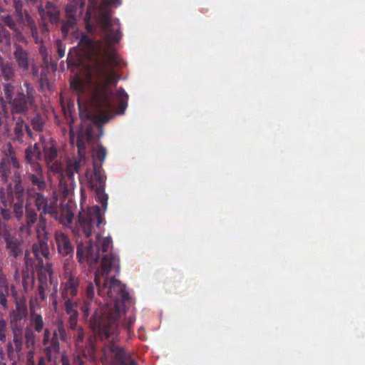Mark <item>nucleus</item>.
<instances>
[{"instance_id":"nucleus-1","label":"nucleus","mask_w":365,"mask_h":365,"mask_svg":"<svg viewBox=\"0 0 365 365\" xmlns=\"http://www.w3.org/2000/svg\"><path fill=\"white\" fill-rule=\"evenodd\" d=\"M120 0H102L97 22L105 34L106 46L101 50V43L81 34L78 46L88 53L94 54L93 63V79L91 85V103L96 113L90 119L98 126L108 123L113 117L112 98L113 93L110 87L116 86L118 78L113 67L120 65V58L112 44L118 43L122 37L118 19L113 21L112 6H119Z\"/></svg>"},{"instance_id":"nucleus-2","label":"nucleus","mask_w":365,"mask_h":365,"mask_svg":"<svg viewBox=\"0 0 365 365\" xmlns=\"http://www.w3.org/2000/svg\"><path fill=\"white\" fill-rule=\"evenodd\" d=\"M112 270L119 273L120 260L118 256L110 252L102 257L101 269L95 273L93 284L98 288V295L106 298V304L113 312L110 316L120 320L125 314L126 309L130 306L131 300L125 286L120 281L115 277H107Z\"/></svg>"},{"instance_id":"nucleus-3","label":"nucleus","mask_w":365,"mask_h":365,"mask_svg":"<svg viewBox=\"0 0 365 365\" xmlns=\"http://www.w3.org/2000/svg\"><path fill=\"white\" fill-rule=\"evenodd\" d=\"M95 289L93 282H88L80 309L84 319H87L90 317V325L98 331L101 341H112L119 334V320L110 316L113 312L106 302L103 304L95 297Z\"/></svg>"},{"instance_id":"nucleus-4","label":"nucleus","mask_w":365,"mask_h":365,"mask_svg":"<svg viewBox=\"0 0 365 365\" xmlns=\"http://www.w3.org/2000/svg\"><path fill=\"white\" fill-rule=\"evenodd\" d=\"M26 178L32 186L26 190L27 202L34 203L40 215L56 219L58 214L57 199L49 197L43 192L47 187L43 166L29 168L26 173Z\"/></svg>"},{"instance_id":"nucleus-5","label":"nucleus","mask_w":365,"mask_h":365,"mask_svg":"<svg viewBox=\"0 0 365 365\" xmlns=\"http://www.w3.org/2000/svg\"><path fill=\"white\" fill-rule=\"evenodd\" d=\"M26 189L23 179L19 173H14L13 181L8 182L6 188H0V201L4 206L11 205L17 220L23 218L25 207Z\"/></svg>"},{"instance_id":"nucleus-6","label":"nucleus","mask_w":365,"mask_h":365,"mask_svg":"<svg viewBox=\"0 0 365 365\" xmlns=\"http://www.w3.org/2000/svg\"><path fill=\"white\" fill-rule=\"evenodd\" d=\"M36 230L38 240L32 246V254L35 259L30 257L29 252L26 251L24 261L27 267H43L44 265L43 258L49 259L51 255L48 245L49 233L47 228V219L46 216L40 215Z\"/></svg>"},{"instance_id":"nucleus-7","label":"nucleus","mask_w":365,"mask_h":365,"mask_svg":"<svg viewBox=\"0 0 365 365\" xmlns=\"http://www.w3.org/2000/svg\"><path fill=\"white\" fill-rule=\"evenodd\" d=\"M99 244L100 242L98 240L93 242L91 240L88 245L78 244L77 246L76 257L79 263L86 262L91 266L97 263L99 259L100 250L102 252H108L112 244V239L110 237H106L101 242V247Z\"/></svg>"},{"instance_id":"nucleus-8","label":"nucleus","mask_w":365,"mask_h":365,"mask_svg":"<svg viewBox=\"0 0 365 365\" xmlns=\"http://www.w3.org/2000/svg\"><path fill=\"white\" fill-rule=\"evenodd\" d=\"M4 157L0 160V177L4 183H7L9 180L13 181L14 173H19L23 179V175L21 168V164L16 157L14 150L10 142L6 143L3 147Z\"/></svg>"},{"instance_id":"nucleus-9","label":"nucleus","mask_w":365,"mask_h":365,"mask_svg":"<svg viewBox=\"0 0 365 365\" xmlns=\"http://www.w3.org/2000/svg\"><path fill=\"white\" fill-rule=\"evenodd\" d=\"M103 222L101 210L96 205L88 212L83 210L79 212L78 223L73 232L79 237L88 238L91 235L94 224L99 227Z\"/></svg>"},{"instance_id":"nucleus-10","label":"nucleus","mask_w":365,"mask_h":365,"mask_svg":"<svg viewBox=\"0 0 365 365\" xmlns=\"http://www.w3.org/2000/svg\"><path fill=\"white\" fill-rule=\"evenodd\" d=\"M64 271L65 282L61 284V299L63 302V307L68 306L69 302L71 305L78 306L77 302H74L73 299L78 294L80 279L72 272L71 266H67L66 264Z\"/></svg>"},{"instance_id":"nucleus-11","label":"nucleus","mask_w":365,"mask_h":365,"mask_svg":"<svg viewBox=\"0 0 365 365\" xmlns=\"http://www.w3.org/2000/svg\"><path fill=\"white\" fill-rule=\"evenodd\" d=\"M54 240L58 254L64 258L63 267H65V264L67 266H71L73 263L74 247L69 237L66 233L57 230L54 233Z\"/></svg>"},{"instance_id":"nucleus-12","label":"nucleus","mask_w":365,"mask_h":365,"mask_svg":"<svg viewBox=\"0 0 365 365\" xmlns=\"http://www.w3.org/2000/svg\"><path fill=\"white\" fill-rule=\"evenodd\" d=\"M86 5V0H78V2L71 1L67 4L65 9L67 20L63 22L61 29L63 33H67L71 29H74L76 24V17L83 14Z\"/></svg>"},{"instance_id":"nucleus-13","label":"nucleus","mask_w":365,"mask_h":365,"mask_svg":"<svg viewBox=\"0 0 365 365\" xmlns=\"http://www.w3.org/2000/svg\"><path fill=\"white\" fill-rule=\"evenodd\" d=\"M93 178H91L89 185L95 191L96 200L101 204L104 210L107 209L108 196L105 192L106 176L101 174H94Z\"/></svg>"},{"instance_id":"nucleus-14","label":"nucleus","mask_w":365,"mask_h":365,"mask_svg":"<svg viewBox=\"0 0 365 365\" xmlns=\"http://www.w3.org/2000/svg\"><path fill=\"white\" fill-rule=\"evenodd\" d=\"M16 295V288L13 284H10L6 274L0 269V306L4 310L9 309V300L10 296Z\"/></svg>"},{"instance_id":"nucleus-15","label":"nucleus","mask_w":365,"mask_h":365,"mask_svg":"<svg viewBox=\"0 0 365 365\" xmlns=\"http://www.w3.org/2000/svg\"><path fill=\"white\" fill-rule=\"evenodd\" d=\"M34 102L27 98L24 92L19 91L16 96L9 103L13 114L27 113L30 107L34 105Z\"/></svg>"},{"instance_id":"nucleus-16","label":"nucleus","mask_w":365,"mask_h":365,"mask_svg":"<svg viewBox=\"0 0 365 365\" xmlns=\"http://www.w3.org/2000/svg\"><path fill=\"white\" fill-rule=\"evenodd\" d=\"M38 10L43 21H48L53 24H56L59 22L60 10L53 2L47 1L45 6L41 4Z\"/></svg>"},{"instance_id":"nucleus-17","label":"nucleus","mask_w":365,"mask_h":365,"mask_svg":"<svg viewBox=\"0 0 365 365\" xmlns=\"http://www.w3.org/2000/svg\"><path fill=\"white\" fill-rule=\"evenodd\" d=\"M24 162L29 168L41 167L42 152L38 143L29 145L24 150Z\"/></svg>"},{"instance_id":"nucleus-18","label":"nucleus","mask_w":365,"mask_h":365,"mask_svg":"<svg viewBox=\"0 0 365 365\" xmlns=\"http://www.w3.org/2000/svg\"><path fill=\"white\" fill-rule=\"evenodd\" d=\"M11 297L15 302L16 308L10 312V324L11 326L23 325L21 322L28 315L27 306L24 302L19 300L17 290L16 295Z\"/></svg>"},{"instance_id":"nucleus-19","label":"nucleus","mask_w":365,"mask_h":365,"mask_svg":"<svg viewBox=\"0 0 365 365\" xmlns=\"http://www.w3.org/2000/svg\"><path fill=\"white\" fill-rule=\"evenodd\" d=\"M41 142L44 161L48 166H50L58 157L56 143L53 139L45 140L43 137H41Z\"/></svg>"},{"instance_id":"nucleus-20","label":"nucleus","mask_w":365,"mask_h":365,"mask_svg":"<svg viewBox=\"0 0 365 365\" xmlns=\"http://www.w3.org/2000/svg\"><path fill=\"white\" fill-rule=\"evenodd\" d=\"M118 334L115 336L112 341H108L111 344L109 345V350L112 354V357L114 362L118 365H130L131 359L130 356L125 351L124 348L114 344L113 342L118 336Z\"/></svg>"},{"instance_id":"nucleus-21","label":"nucleus","mask_w":365,"mask_h":365,"mask_svg":"<svg viewBox=\"0 0 365 365\" xmlns=\"http://www.w3.org/2000/svg\"><path fill=\"white\" fill-rule=\"evenodd\" d=\"M31 204L26 201L25 206V225L20 227V232L22 235H29L31 232V227L36 222L38 223L39 220L36 211L31 207H29V205Z\"/></svg>"},{"instance_id":"nucleus-22","label":"nucleus","mask_w":365,"mask_h":365,"mask_svg":"<svg viewBox=\"0 0 365 365\" xmlns=\"http://www.w3.org/2000/svg\"><path fill=\"white\" fill-rule=\"evenodd\" d=\"M38 285L36 294L41 301L46 299V291L48 287V282L51 284L52 271L49 269H41L38 272Z\"/></svg>"},{"instance_id":"nucleus-23","label":"nucleus","mask_w":365,"mask_h":365,"mask_svg":"<svg viewBox=\"0 0 365 365\" xmlns=\"http://www.w3.org/2000/svg\"><path fill=\"white\" fill-rule=\"evenodd\" d=\"M14 57L19 68L27 71L29 68V53L21 45L14 44Z\"/></svg>"},{"instance_id":"nucleus-24","label":"nucleus","mask_w":365,"mask_h":365,"mask_svg":"<svg viewBox=\"0 0 365 365\" xmlns=\"http://www.w3.org/2000/svg\"><path fill=\"white\" fill-rule=\"evenodd\" d=\"M0 20L4 26L9 27L13 31L17 41H23L24 36L19 25L23 26L24 24H19L18 19L15 20L10 14L1 15L0 16Z\"/></svg>"},{"instance_id":"nucleus-25","label":"nucleus","mask_w":365,"mask_h":365,"mask_svg":"<svg viewBox=\"0 0 365 365\" xmlns=\"http://www.w3.org/2000/svg\"><path fill=\"white\" fill-rule=\"evenodd\" d=\"M76 307H77V306L71 305L70 302L68 304V306L64 307L66 314L69 316L67 320L69 332L76 330L79 327H82V326L78 324L79 314L76 309Z\"/></svg>"},{"instance_id":"nucleus-26","label":"nucleus","mask_w":365,"mask_h":365,"mask_svg":"<svg viewBox=\"0 0 365 365\" xmlns=\"http://www.w3.org/2000/svg\"><path fill=\"white\" fill-rule=\"evenodd\" d=\"M12 2L19 24H25L26 21H31V16L26 10L23 9V0H10Z\"/></svg>"},{"instance_id":"nucleus-27","label":"nucleus","mask_w":365,"mask_h":365,"mask_svg":"<svg viewBox=\"0 0 365 365\" xmlns=\"http://www.w3.org/2000/svg\"><path fill=\"white\" fill-rule=\"evenodd\" d=\"M0 76L6 81H13L15 79V71L11 63L0 56Z\"/></svg>"},{"instance_id":"nucleus-28","label":"nucleus","mask_w":365,"mask_h":365,"mask_svg":"<svg viewBox=\"0 0 365 365\" xmlns=\"http://www.w3.org/2000/svg\"><path fill=\"white\" fill-rule=\"evenodd\" d=\"M37 333H41L46 329L45 322L43 319V317L36 313L35 311L31 310L29 315V326Z\"/></svg>"},{"instance_id":"nucleus-29","label":"nucleus","mask_w":365,"mask_h":365,"mask_svg":"<svg viewBox=\"0 0 365 365\" xmlns=\"http://www.w3.org/2000/svg\"><path fill=\"white\" fill-rule=\"evenodd\" d=\"M12 339L10 340L16 349L22 350L24 344V329L23 325L11 326Z\"/></svg>"},{"instance_id":"nucleus-30","label":"nucleus","mask_w":365,"mask_h":365,"mask_svg":"<svg viewBox=\"0 0 365 365\" xmlns=\"http://www.w3.org/2000/svg\"><path fill=\"white\" fill-rule=\"evenodd\" d=\"M49 346H46L43 349V352L46 356V359L48 361H51L52 354H58L60 351V343L58 340V337H57L56 331H54L53 334V336L49 342Z\"/></svg>"},{"instance_id":"nucleus-31","label":"nucleus","mask_w":365,"mask_h":365,"mask_svg":"<svg viewBox=\"0 0 365 365\" xmlns=\"http://www.w3.org/2000/svg\"><path fill=\"white\" fill-rule=\"evenodd\" d=\"M35 332L30 327H26L24 331L25 345L27 349H36V336Z\"/></svg>"},{"instance_id":"nucleus-32","label":"nucleus","mask_w":365,"mask_h":365,"mask_svg":"<svg viewBox=\"0 0 365 365\" xmlns=\"http://www.w3.org/2000/svg\"><path fill=\"white\" fill-rule=\"evenodd\" d=\"M22 285L24 290L26 293H28L31 291L35 283V278L33 273L30 274L29 271H22Z\"/></svg>"},{"instance_id":"nucleus-33","label":"nucleus","mask_w":365,"mask_h":365,"mask_svg":"<svg viewBox=\"0 0 365 365\" xmlns=\"http://www.w3.org/2000/svg\"><path fill=\"white\" fill-rule=\"evenodd\" d=\"M22 350L16 349L15 345L11 341H9L6 344V352L8 359L14 361V365H16V359H19Z\"/></svg>"},{"instance_id":"nucleus-34","label":"nucleus","mask_w":365,"mask_h":365,"mask_svg":"<svg viewBox=\"0 0 365 365\" xmlns=\"http://www.w3.org/2000/svg\"><path fill=\"white\" fill-rule=\"evenodd\" d=\"M116 97L119 101V113L123 114L128 106V95L123 88L118 89Z\"/></svg>"},{"instance_id":"nucleus-35","label":"nucleus","mask_w":365,"mask_h":365,"mask_svg":"<svg viewBox=\"0 0 365 365\" xmlns=\"http://www.w3.org/2000/svg\"><path fill=\"white\" fill-rule=\"evenodd\" d=\"M26 124L24 123V121L21 118H19L17 119V120L15 123L14 129V135H15V136L14 138V140H17L20 143H21L23 141V137L24 135V130L26 128Z\"/></svg>"},{"instance_id":"nucleus-36","label":"nucleus","mask_w":365,"mask_h":365,"mask_svg":"<svg viewBox=\"0 0 365 365\" xmlns=\"http://www.w3.org/2000/svg\"><path fill=\"white\" fill-rule=\"evenodd\" d=\"M69 337L72 336L74 340L76 347L77 349H80L81 346V344L84 341L86 335L83 328L79 327L78 329L69 332Z\"/></svg>"},{"instance_id":"nucleus-37","label":"nucleus","mask_w":365,"mask_h":365,"mask_svg":"<svg viewBox=\"0 0 365 365\" xmlns=\"http://www.w3.org/2000/svg\"><path fill=\"white\" fill-rule=\"evenodd\" d=\"M107 155V150L102 144H98L96 148L93 150V160L96 162L99 160L103 163Z\"/></svg>"},{"instance_id":"nucleus-38","label":"nucleus","mask_w":365,"mask_h":365,"mask_svg":"<svg viewBox=\"0 0 365 365\" xmlns=\"http://www.w3.org/2000/svg\"><path fill=\"white\" fill-rule=\"evenodd\" d=\"M9 334L8 324L3 315L0 313V342L4 344L6 342Z\"/></svg>"},{"instance_id":"nucleus-39","label":"nucleus","mask_w":365,"mask_h":365,"mask_svg":"<svg viewBox=\"0 0 365 365\" xmlns=\"http://www.w3.org/2000/svg\"><path fill=\"white\" fill-rule=\"evenodd\" d=\"M55 331L57 333V337H58L62 341H68L70 334L68 331H66L63 322H58L57 328Z\"/></svg>"},{"instance_id":"nucleus-40","label":"nucleus","mask_w":365,"mask_h":365,"mask_svg":"<svg viewBox=\"0 0 365 365\" xmlns=\"http://www.w3.org/2000/svg\"><path fill=\"white\" fill-rule=\"evenodd\" d=\"M81 160H75L73 163L68 165L66 169V175L71 180L73 179L74 173H78L81 169Z\"/></svg>"},{"instance_id":"nucleus-41","label":"nucleus","mask_w":365,"mask_h":365,"mask_svg":"<svg viewBox=\"0 0 365 365\" xmlns=\"http://www.w3.org/2000/svg\"><path fill=\"white\" fill-rule=\"evenodd\" d=\"M30 27L31 36L36 44L43 43L42 38H39L38 29L35 25L34 21L31 18V21H26Z\"/></svg>"},{"instance_id":"nucleus-42","label":"nucleus","mask_w":365,"mask_h":365,"mask_svg":"<svg viewBox=\"0 0 365 365\" xmlns=\"http://www.w3.org/2000/svg\"><path fill=\"white\" fill-rule=\"evenodd\" d=\"M14 90L15 87L11 83H6L4 84V94L8 103H9L14 98Z\"/></svg>"},{"instance_id":"nucleus-43","label":"nucleus","mask_w":365,"mask_h":365,"mask_svg":"<svg viewBox=\"0 0 365 365\" xmlns=\"http://www.w3.org/2000/svg\"><path fill=\"white\" fill-rule=\"evenodd\" d=\"M33 129L37 132H41L43 129V120L39 114H36L31 120Z\"/></svg>"},{"instance_id":"nucleus-44","label":"nucleus","mask_w":365,"mask_h":365,"mask_svg":"<svg viewBox=\"0 0 365 365\" xmlns=\"http://www.w3.org/2000/svg\"><path fill=\"white\" fill-rule=\"evenodd\" d=\"M86 357V355L84 351L75 353L73 355L72 358V364L73 365H85L84 358Z\"/></svg>"},{"instance_id":"nucleus-45","label":"nucleus","mask_w":365,"mask_h":365,"mask_svg":"<svg viewBox=\"0 0 365 365\" xmlns=\"http://www.w3.org/2000/svg\"><path fill=\"white\" fill-rule=\"evenodd\" d=\"M7 107L4 99L0 97V127L2 125L4 120L7 118Z\"/></svg>"},{"instance_id":"nucleus-46","label":"nucleus","mask_w":365,"mask_h":365,"mask_svg":"<svg viewBox=\"0 0 365 365\" xmlns=\"http://www.w3.org/2000/svg\"><path fill=\"white\" fill-rule=\"evenodd\" d=\"M24 86L26 88V94H25L26 97L27 98H29V100H31V101L35 103L36 91H35L34 86L30 83H28L27 81L24 82Z\"/></svg>"},{"instance_id":"nucleus-47","label":"nucleus","mask_w":365,"mask_h":365,"mask_svg":"<svg viewBox=\"0 0 365 365\" xmlns=\"http://www.w3.org/2000/svg\"><path fill=\"white\" fill-rule=\"evenodd\" d=\"M76 146L78 148V154L81 157H83L86 154V143L83 138V136L78 135L76 140Z\"/></svg>"},{"instance_id":"nucleus-48","label":"nucleus","mask_w":365,"mask_h":365,"mask_svg":"<svg viewBox=\"0 0 365 365\" xmlns=\"http://www.w3.org/2000/svg\"><path fill=\"white\" fill-rule=\"evenodd\" d=\"M0 215L4 220L2 221L7 224L5 221H9L11 219L12 212L10 209L7 208V206H4V207L0 208Z\"/></svg>"},{"instance_id":"nucleus-49","label":"nucleus","mask_w":365,"mask_h":365,"mask_svg":"<svg viewBox=\"0 0 365 365\" xmlns=\"http://www.w3.org/2000/svg\"><path fill=\"white\" fill-rule=\"evenodd\" d=\"M135 322V317L134 316H129L128 318L125 319L123 324V327L128 331V334H130L132 331V327Z\"/></svg>"},{"instance_id":"nucleus-50","label":"nucleus","mask_w":365,"mask_h":365,"mask_svg":"<svg viewBox=\"0 0 365 365\" xmlns=\"http://www.w3.org/2000/svg\"><path fill=\"white\" fill-rule=\"evenodd\" d=\"M70 86L71 89L75 90L76 91H82L83 90V86L81 81L76 78L71 81Z\"/></svg>"},{"instance_id":"nucleus-51","label":"nucleus","mask_w":365,"mask_h":365,"mask_svg":"<svg viewBox=\"0 0 365 365\" xmlns=\"http://www.w3.org/2000/svg\"><path fill=\"white\" fill-rule=\"evenodd\" d=\"M56 48H57V53L59 58L64 57L66 53V48L64 44L61 40H57L56 41Z\"/></svg>"},{"instance_id":"nucleus-52","label":"nucleus","mask_w":365,"mask_h":365,"mask_svg":"<svg viewBox=\"0 0 365 365\" xmlns=\"http://www.w3.org/2000/svg\"><path fill=\"white\" fill-rule=\"evenodd\" d=\"M91 17V7L89 6L86 10V30L89 33L93 32V26L89 24V20Z\"/></svg>"},{"instance_id":"nucleus-53","label":"nucleus","mask_w":365,"mask_h":365,"mask_svg":"<svg viewBox=\"0 0 365 365\" xmlns=\"http://www.w3.org/2000/svg\"><path fill=\"white\" fill-rule=\"evenodd\" d=\"M29 351L26 356V360L28 365H35L34 361V353L35 349H28Z\"/></svg>"},{"instance_id":"nucleus-54","label":"nucleus","mask_w":365,"mask_h":365,"mask_svg":"<svg viewBox=\"0 0 365 365\" xmlns=\"http://www.w3.org/2000/svg\"><path fill=\"white\" fill-rule=\"evenodd\" d=\"M40 46L38 48L39 54L42 56L44 62L48 61V53L47 48L43 46V43H39Z\"/></svg>"},{"instance_id":"nucleus-55","label":"nucleus","mask_w":365,"mask_h":365,"mask_svg":"<svg viewBox=\"0 0 365 365\" xmlns=\"http://www.w3.org/2000/svg\"><path fill=\"white\" fill-rule=\"evenodd\" d=\"M61 365H73L70 356L66 351L61 353Z\"/></svg>"},{"instance_id":"nucleus-56","label":"nucleus","mask_w":365,"mask_h":365,"mask_svg":"<svg viewBox=\"0 0 365 365\" xmlns=\"http://www.w3.org/2000/svg\"><path fill=\"white\" fill-rule=\"evenodd\" d=\"M43 337L42 339V343L43 345H47L49 344L51 341V332L48 328H46L43 331Z\"/></svg>"},{"instance_id":"nucleus-57","label":"nucleus","mask_w":365,"mask_h":365,"mask_svg":"<svg viewBox=\"0 0 365 365\" xmlns=\"http://www.w3.org/2000/svg\"><path fill=\"white\" fill-rule=\"evenodd\" d=\"M93 175L94 174H101L103 172V168H102V163H100L99 165H98L96 163V162H95V160L93 161Z\"/></svg>"},{"instance_id":"nucleus-58","label":"nucleus","mask_w":365,"mask_h":365,"mask_svg":"<svg viewBox=\"0 0 365 365\" xmlns=\"http://www.w3.org/2000/svg\"><path fill=\"white\" fill-rule=\"evenodd\" d=\"M2 35L3 37L6 39V43L8 45L10 44V41H11V35H10V33L6 30V29H3L1 31V34L0 36Z\"/></svg>"},{"instance_id":"nucleus-59","label":"nucleus","mask_w":365,"mask_h":365,"mask_svg":"<svg viewBox=\"0 0 365 365\" xmlns=\"http://www.w3.org/2000/svg\"><path fill=\"white\" fill-rule=\"evenodd\" d=\"M86 137H87L88 140H90L91 139V137H92V134H91V130L87 129L86 131Z\"/></svg>"},{"instance_id":"nucleus-60","label":"nucleus","mask_w":365,"mask_h":365,"mask_svg":"<svg viewBox=\"0 0 365 365\" xmlns=\"http://www.w3.org/2000/svg\"><path fill=\"white\" fill-rule=\"evenodd\" d=\"M25 130H26V131L27 134H28L29 136H31L32 133H31V129H30V128H29V126L28 125H26Z\"/></svg>"},{"instance_id":"nucleus-61","label":"nucleus","mask_w":365,"mask_h":365,"mask_svg":"<svg viewBox=\"0 0 365 365\" xmlns=\"http://www.w3.org/2000/svg\"><path fill=\"white\" fill-rule=\"evenodd\" d=\"M26 1L28 4H31L32 5H34L37 2V0H26Z\"/></svg>"},{"instance_id":"nucleus-62","label":"nucleus","mask_w":365,"mask_h":365,"mask_svg":"<svg viewBox=\"0 0 365 365\" xmlns=\"http://www.w3.org/2000/svg\"><path fill=\"white\" fill-rule=\"evenodd\" d=\"M130 365H138L134 360H130Z\"/></svg>"},{"instance_id":"nucleus-63","label":"nucleus","mask_w":365,"mask_h":365,"mask_svg":"<svg viewBox=\"0 0 365 365\" xmlns=\"http://www.w3.org/2000/svg\"><path fill=\"white\" fill-rule=\"evenodd\" d=\"M53 304L54 306H56L57 305V301L56 300H54L53 302Z\"/></svg>"},{"instance_id":"nucleus-64","label":"nucleus","mask_w":365,"mask_h":365,"mask_svg":"<svg viewBox=\"0 0 365 365\" xmlns=\"http://www.w3.org/2000/svg\"><path fill=\"white\" fill-rule=\"evenodd\" d=\"M4 1L7 4L10 3V0H4Z\"/></svg>"}]
</instances>
